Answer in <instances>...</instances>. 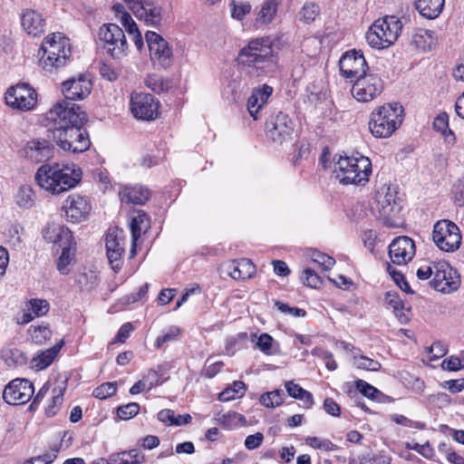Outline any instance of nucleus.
Wrapping results in <instances>:
<instances>
[{"instance_id":"58","label":"nucleus","mask_w":464,"mask_h":464,"mask_svg":"<svg viewBox=\"0 0 464 464\" xmlns=\"http://www.w3.org/2000/svg\"><path fill=\"white\" fill-rule=\"evenodd\" d=\"M312 260L322 266L325 270L331 269L335 264L334 258L319 251L313 253Z\"/></svg>"},{"instance_id":"52","label":"nucleus","mask_w":464,"mask_h":464,"mask_svg":"<svg viewBox=\"0 0 464 464\" xmlns=\"http://www.w3.org/2000/svg\"><path fill=\"white\" fill-rule=\"evenodd\" d=\"M231 16L237 20H242L251 11V5L248 2L232 1Z\"/></svg>"},{"instance_id":"29","label":"nucleus","mask_w":464,"mask_h":464,"mask_svg":"<svg viewBox=\"0 0 464 464\" xmlns=\"http://www.w3.org/2000/svg\"><path fill=\"white\" fill-rule=\"evenodd\" d=\"M21 24L24 31L34 37L41 35L44 31L45 22L42 14L32 9H27L22 14Z\"/></svg>"},{"instance_id":"63","label":"nucleus","mask_w":464,"mask_h":464,"mask_svg":"<svg viewBox=\"0 0 464 464\" xmlns=\"http://www.w3.org/2000/svg\"><path fill=\"white\" fill-rule=\"evenodd\" d=\"M453 195L455 202L459 206H464V176L462 179H459L453 188Z\"/></svg>"},{"instance_id":"20","label":"nucleus","mask_w":464,"mask_h":464,"mask_svg":"<svg viewBox=\"0 0 464 464\" xmlns=\"http://www.w3.org/2000/svg\"><path fill=\"white\" fill-rule=\"evenodd\" d=\"M34 393L33 383L26 379H14L4 389L3 399L11 405H21L28 402Z\"/></svg>"},{"instance_id":"1","label":"nucleus","mask_w":464,"mask_h":464,"mask_svg":"<svg viewBox=\"0 0 464 464\" xmlns=\"http://www.w3.org/2000/svg\"><path fill=\"white\" fill-rule=\"evenodd\" d=\"M124 5L116 4L112 9L115 17L121 24L129 36L132 38L138 50L143 46L141 34L126 7L140 21L146 24L158 26L162 18V9L156 3V0H123Z\"/></svg>"},{"instance_id":"18","label":"nucleus","mask_w":464,"mask_h":464,"mask_svg":"<svg viewBox=\"0 0 464 464\" xmlns=\"http://www.w3.org/2000/svg\"><path fill=\"white\" fill-rule=\"evenodd\" d=\"M266 132L274 143L281 145L292 139L294 122L286 113L279 111L266 122Z\"/></svg>"},{"instance_id":"39","label":"nucleus","mask_w":464,"mask_h":464,"mask_svg":"<svg viewBox=\"0 0 464 464\" xmlns=\"http://www.w3.org/2000/svg\"><path fill=\"white\" fill-rule=\"evenodd\" d=\"M255 339H256V347L266 355H274L279 352V344L270 334L264 333L257 336L256 334H253L251 341L254 342Z\"/></svg>"},{"instance_id":"60","label":"nucleus","mask_w":464,"mask_h":464,"mask_svg":"<svg viewBox=\"0 0 464 464\" xmlns=\"http://www.w3.org/2000/svg\"><path fill=\"white\" fill-rule=\"evenodd\" d=\"M407 448L415 450L416 452L422 455L426 459H430L434 453L432 447L428 442H426L425 444L414 443L412 446L408 444Z\"/></svg>"},{"instance_id":"32","label":"nucleus","mask_w":464,"mask_h":464,"mask_svg":"<svg viewBox=\"0 0 464 464\" xmlns=\"http://www.w3.org/2000/svg\"><path fill=\"white\" fill-rule=\"evenodd\" d=\"M63 345V341L62 340L60 343H57L47 350L41 351L39 353H37L32 358L30 362L31 367L33 369H35L36 371H42L46 369L49 365L52 364V362L57 357Z\"/></svg>"},{"instance_id":"22","label":"nucleus","mask_w":464,"mask_h":464,"mask_svg":"<svg viewBox=\"0 0 464 464\" xmlns=\"http://www.w3.org/2000/svg\"><path fill=\"white\" fill-rule=\"evenodd\" d=\"M92 82L89 74L80 73L63 82V93L65 100H83L92 92Z\"/></svg>"},{"instance_id":"45","label":"nucleus","mask_w":464,"mask_h":464,"mask_svg":"<svg viewBox=\"0 0 464 464\" xmlns=\"http://www.w3.org/2000/svg\"><path fill=\"white\" fill-rule=\"evenodd\" d=\"M28 333L36 344H43L52 336V331L47 326L31 325Z\"/></svg>"},{"instance_id":"55","label":"nucleus","mask_w":464,"mask_h":464,"mask_svg":"<svg viewBox=\"0 0 464 464\" xmlns=\"http://www.w3.org/2000/svg\"><path fill=\"white\" fill-rule=\"evenodd\" d=\"M441 369L450 372H457L464 369V359H460L456 355H451L442 361Z\"/></svg>"},{"instance_id":"38","label":"nucleus","mask_w":464,"mask_h":464,"mask_svg":"<svg viewBox=\"0 0 464 464\" xmlns=\"http://www.w3.org/2000/svg\"><path fill=\"white\" fill-rule=\"evenodd\" d=\"M216 420L227 430H232L239 425L246 426V420L245 416L236 411H219L215 416Z\"/></svg>"},{"instance_id":"46","label":"nucleus","mask_w":464,"mask_h":464,"mask_svg":"<svg viewBox=\"0 0 464 464\" xmlns=\"http://www.w3.org/2000/svg\"><path fill=\"white\" fill-rule=\"evenodd\" d=\"M356 389L365 397L380 401L381 397L383 396L382 392L379 391L377 388L373 387L372 385L369 384L363 380H357L355 382Z\"/></svg>"},{"instance_id":"57","label":"nucleus","mask_w":464,"mask_h":464,"mask_svg":"<svg viewBox=\"0 0 464 464\" xmlns=\"http://www.w3.org/2000/svg\"><path fill=\"white\" fill-rule=\"evenodd\" d=\"M390 419L395 423L405 427H411L418 430L425 429V424L423 422L410 420L409 418L401 414H392L391 415Z\"/></svg>"},{"instance_id":"41","label":"nucleus","mask_w":464,"mask_h":464,"mask_svg":"<svg viewBox=\"0 0 464 464\" xmlns=\"http://www.w3.org/2000/svg\"><path fill=\"white\" fill-rule=\"evenodd\" d=\"M433 128L437 131H440L447 141H455V135L453 131L449 128V115L446 112H440L438 114V116L434 119Z\"/></svg>"},{"instance_id":"48","label":"nucleus","mask_w":464,"mask_h":464,"mask_svg":"<svg viewBox=\"0 0 464 464\" xmlns=\"http://www.w3.org/2000/svg\"><path fill=\"white\" fill-rule=\"evenodd\" d=\"M145 85L156 92H165L169 88V82L160 75H150L145 80Z\"/></svg>"},{"instance_id":"24","label":"nucleus","mask_w":464,"mask_h":464,"mask_svg":"<svg viewBox=\"0 0 464 464\" xmlns=\"http://www.w3.org/2000/svg\"><path fill=\"white\" fill-rule=\"evenodd\" d=\"M63 208L70 221L79 223L90 213L91 205L84 197L74 194L64 200Z\"/></svg>"},{"instance_id":"15","label":"nucleus","mask_w":464,"mask_h":464,"mask_svg":"<svg viewBox=\"0 0 464 464\" xmlns=\"http://www.w3.org/2000/svg\"><path fill=\"white\" fill-rule=\"evenodd\" d=\"M432 287L442 293H450L459 285V276L448 262L434 263L433 277L430 282Z\"/></svg>"},{"instance_id":"47","label":"nucleus","mask_w":464,"mask_h":464,"mask_svg":"<svg viewBox=\"0 0 464 464\" xmlns=\"http://www.w3.org/2000/svg\"><path fill=\"white\" fill-rule=\"evenodd\" d=\"M283 392L281 390H274L261 395L260 402L267 408H275L280 406L284 402L282 397Z\"/></svg>"},{"instance_id":"61","label":"nucleus","mask_w":464,"mask_h":464,"mask_svg":"<svg viewBox=\"0 0 464 464\" xmlns=\"http://www.w3.org/2000/svg\"><path fill=\"white\" fill-rule=\"evenodd\" d=\"M263 440L264 435L261 432L248 435L245 440V447L249 450H256L262 444Z\"/></svg>"},{"instance_id":"53","label":"nucleus","mask_w":464,"mask_h":464,"mask_svg":"<svg viewBox=\"0 0 464 464\" xmlns=\"http://www.w3.org/2000/svg\"><path fill=\"white\" fill-rule=\"evenodd\" d=\"M319 14V7L315 4H305L299 12V18L301 21L309 24L316 18Z\"/></svg>"},{"instance_id":"11","label":"nucleus","mask_w":464,"mask_h":464,"mask_svg":"<svg viewBox=\"0 0 464 464\" xmlns=\"http://www.w3.org/2000/svg\"><path fill=\"white\" fill-rule=\"evenodd\" d=\"M432 239L440 250L454 252L460 246L461 235L455 223L442 219L434 225Z\"/></svg>"},{"instance_id":"43","label":"nucleus","mask_w":464,"mask_h":464,"mask_svg":"<svg viewBox=\"0 0 464 464\" xmlns=\"http://www.w3.org/2000/svg\"><path fill=\"white\" fill-rule=\"evenodd\" d=\"M277 11V1L276 0H266L260 11L257 14L256 22L262 24L270 23L275 17Z\"/></svg>"},{"instance_id":"3","label":"nucleus","mask_w":464,"mask_h":464,"mask_svg":"<svg viewBox=\"0 0 464 464\" xmlns=\"http://www.w3.org/2000/svg\"><path fill=\"white\" fill-rule=\"evenodd\" d=\"M237 62L252 68V73L256 76L266 73L275 63L271 40L267 37L252 39L239 51Z\"/></svg>"},{"instance_id":"34","label":"nucleus","mask_w":464,"mask_h":464,"mask_svg":"<svg viewBox=\"0 0 464 464\" xmlns=\"http://www.w3.org/2000/svg\"><path fill=\"white\" fill-rule=\"evenodd\" d=\"M144 462L145 456L138 449L115 452L110 455L111 464H142Z\"/></svg>"},{"instance_id":"26","label":"nucleus","mask_w":464,"mask_h":464,"mask_svg":"<svg viewBox=\"0 0 464 464\" xmlns=\"http://www.w3.org/2000/svg\"><path fill=\"white\" fill-rule=\"evenodd\" d=\"M272 92L273 88L266 84L253 90L247 101V111L255 121L258 119L259 111L266 104Z\"/></svg>"},{"instance_id":"51","label":"nucleus","mask_w":464,"mask_h":464,"mask_svg":"<svg viewBox=\"0 0 464 464\" xmlns=\"http://www.w3.org/2000/svg\"><path fill=\"white\" fill-rule=\"evenodd\" d=\"M26 304L28 311H31L35 317L44 315L49 311V304L46 300L32 299Z\"/></svg>"},{"instance_id":"33","label":"nucleus","mask_w":464,"mask_h":464,"mask_svg":"<svg viewBox=\"0 0 464 464\" xmlns=\"http://www.w3.org/2000/svg\"><path fill=\"white\" fill-rule=\"evenodd\" d=\"M437 44V36L430 30L420 28L411 36V44L423 52L430 51Z\"/></svg>"},{"instance_id":"16","label":"nucleus","mask_w":464,"mask_h":464,"mask_svg":"<svg viewBox=\"0 0 464 464\" xmlns=\"http://www.w3.org/2000/svg\"><path fill=\"white\" fill-rule=\"evenodd\" d=\"M6 104L14 109L30 111L37 102L35 91L27 83L10 87L5 92Z\"/></svg>"},{"instance_id":"40","label":"nucleus","mask_w":464,"mask_h":464,"mask_svg":"<svg viewBox=\"0 0 464 464\" xmlns=\"http://www.w3.org/2000/svg\"><path fill=\"white\" fill-rule=\"evenodd\" d=\"M66 390L65 382H58L52 389V399L45 409L47 416H54L63 401V394Z\"/></svg>"},{"instance_id":"8","label":"nucleus","mask_w":464,"mask_h":464,"mask_svg":"<svg viewBox=\"0 0 464 464\" xmlns=\"http://www.w3.org/2000/svg\"><path fill=\"white\" fill-rule=\"evenodd\" d=\"M84 123L70 125L68 128H55L53 130V140L60 149L72 153H82L89 150L91 140Z\"/></svg>"},{"instance_id":"13","label":"nucleus","mask_w":464,"mask_h":464,"mask_svg":"<svg viewBox=\"0 0 464 464\" xmlns=\"http://www.w3.org/2000/svg\"><path fill=\"white\" fill-rule=\"evenodd\" d=\"M351 92L361 102L372 101L382 92V79L374 73H368L355 79Z\"/></svg>"},{"instance_id":"35","label":"nucleus","mask_w":464,"mask_h":464,"mask_svg":"<svg viewBox=\"0 0 464 464\" xmlns=\"http://www.w3.org/2000/svg\"><path fill=\"white\" fill-rule=\"evenodd\" d=\"M416 9L428 19H435L444 7V0H416Z\"/></svg>"},{"instance_id":"14","label":"nucleus","mask_w":464,"mask_h":464,"mask_svg":"<svg viewBox=\"0 0 464 464\" xmlns=\"http://www.w3.org/2000/svg\"><path fill=\"white\" fill-rule=\"evenodd\" d=\"M105 246L111 267L118 272L122 266L125 253L123 230L117 227L109 229L105 237Z\"/></svg>"},{"instance_id":"7","label":"nucleus","mask_w":464,"mask_h":464,"mask_svg":"<svg viewBox=\"0 0 464 464\" xmlns=\"http://www.w3.org/2000/svg\"><path fill=\"white\" fill-rule=\"evenodd\" d=\"M41 50L43 51L40 58L42 66L47 71H52L63 66L70 58V40L62 33H53L45 37Z\"/></svg>"},{"instance_id":"62","label":"nucleus","mask_w":464,"mask_h":464,"mask_svg":"<svg viewBox=\"0 0 464 464\" xmlns=\"http://www.w3.org/2000/svg\"><path fill=\"white\" fill-rule=\"evenodd\" d=\"M442 387L451 393L460 392L464 389V378L445 381Z\"/></svg>"},{"instance_id":"17","label":"nucleus","mask_w":464,"mask_h":464,"mask_svg":"<svg viewBox=\"0 0 464 464\" xmlns=\"http://www.w3.org/2000/svg\"><path fill=\"white\" fill-rule=\"evenodd\" d=\"M341 74L350 82L366 73L368 65L360 51L352 50L343 53L339 61Z\"/></svg>"},{"instance_id":"4","label":"nucleus","mask_w":464,"mask_h":464,"mask_svg":"<svg viewBox=\"0 0 464 464\" xmlns=\"http://www.w3.org/2000/svg\"><path fill=\"white\" fill-rule=\"evenodd\" d=\"M403 121V108L399 103H387L374 109L368 122L372 135L377 139L391 137Z\"/></svg>"},{"instance_id":"54","label":"nucleus","mask_w":464,"mask_h":464,"mask_svg":"<svg viewBox=\"0 0 464 464\" xmlns=\"http://www.w3.org/2000/svg\"><path fill=\"white\" fill-rule=\"evenodd\" d=\"M140 405L136 402H130L128 404L119 406L117 408V415L121 420H128L138 414Z\"/></svg>"},{"instance_id":"59","label":"nucleus","mask_w":464,"mask_h":464,"mask_svg":"<svg viewBox=\"0 0 464 464\" xmlns=\"http://www.w3.org/2000/svg\"><path fill=\"white\" fill-rule=\"evenodd\" d=\"M385 302L393 308L395 313L400 312L403 308V304L396 292H387L385 295Z\"/></svg>"},{"instance_id":"50","label":"nucleus","mask_w":464,"mask_h":464,"mask_svg":"<svg viewBox=\"0 0 464 464\" xmlns=\"http://www.w3.org/2000/svg\"><path fill=\"white\" fill-rule=\"evenodd\" d=\"M180 334L181 330L178 326H170L166 333L158 336L154 343L155 348L160 349L163 344L177 340Z\"/></svg>"},{"instance_id":"28","label":"nucleus","mask_w":464,"mask_h":464,"mask_svg":"<svg viewBox=\"0 0 464 464\" xmlns=\"http://www.w3.org/2000/svg\"><path fill=\"white\" fill-rule=\"evenodd\" d=\"M150 227V221L148 215L139 210L132 217L130 221V232H131V248H130V257H133L136 255V243L140 237L146 233Z\"/></svg>"},{"instance_id":"30","label":"nucleus","mask_w":464,"mask_h":464,"mask_svg":"<svg viewBox=\"0 0 464 464\" xmlns=\"http://www.w3.org/2000/svg\"><path fill=\"white\" fill-rule=\"evenodd\" d=\"M119 197L121 202L142 205L149 199L150 191L140 185L125 186L119 191Z\"/></svg>"},{"instance_id":"10","label":"nucleus","mask_w":464,"mask_h":464,"mask_svg":"<svg viewBox=\"0 0 464 464\" xmlns=\"http://www.w3.org/2000/svg\"><path fill=\"white\" fill-rule=\"evenodd\" d=\"M99 39L103 49L113 58L127 54L128 44L123 30L115 24H103L99 30Z\"/></svg>"},{"instance_id":"27","label":"nucleus","mask_w":464,"mask_h":464,"mask_svg":"<svg viewBox=\"0 0 464 464\" xmlns=\"http://www.w3.org/2000/svg\"><path fill=\"white\" fill-rule=\"evenodd\" d=\"M227 273L235 280L251 278L256 273V266L247 258L233 260L225 265Z\"/></svg>"},{"instance_id":"19","label":"nucleus","mask_w":464,"mask_h":464,"mask_svg":"<svg viewBox=\"0 0 464 464\" xmlns=\"http://www.w3.org/2000/svg\"><path fill=\"white\" fill-rule=\"evenodd\" d=\"M152 62L160 67L168 68L172 63V49L169 43L155 32L148 31L145 34Z\"/></svg>"},{"instance_id":"25","label":"nucleus","mask_w":464,"mask_h":464,"mask_svg":"<svg viewBox=\"0 0 464 464\" xmlns=\"http://www.w3.org/2000/svg\"><path fill=\"white\" fill-rule=\"evenodd\" d=\"M25 157L35 163L44 162L53 157V146L45 140H29L24 146Z\"/></svg>"},{"instance_id":"44","label":"nucleus","mask_w":464,"mask_h":464,"mask_svg":"<svg viewBox=\"0 0 464 464\" xmlns=\"http://www.w3.org/2000/svg\"><path fill=\"white\" fill-rule=\"evenodd\" d=\"M353 364L357 369L371 372H378L382 367V364L378 361L361 355L358 353H354L353 355Z\"/></svg>"},{"instance_id":"6","label":"nucleus","mask_w":464,"mask_h":464,"mask_svg":"<svg viewBox=\"0 0 464 464\" xmlns=\"http://www.w3.org/2000/svg\"><path fill=\"white\" fill-rule=\"evenodd\" d=\"M401 30L402 24L397 16L386 15L374 21L366 32L365 38L372 48L386 49L394 44Z\"/></svg>"},{"instance_id":"2","label":"nucleus","mask_w":464,"mask_h":464,"mask_svg":"<svg viewBox=\"0 0 464 464\" xmlns=\"http://www.w3.org/2000/svg\"><path fill=\"white\" fill-rule=\"evenodd\" d=\"M82 177V169L74 163H44L36 171L37 185L53 195L75 188Z\"/></svg>"},{"instance_id":"5","label":"nucleus","mask_w":464,"mask_h":464,"mask_svg":"<svg viewBox=\"0 0 464 464\" xmlns=\"http://www.w3.org/2000/svg\"><path fill=\"white\" fill-rule=\"evenodd\" d=\"M334 173L343 185L363 184L372 174V162L364 156H340L334 165Z\"/></svg>"},{"instance_id":"49","label":"nucleus","mask_w":464,"mask_h":464,"mask_svg":"<svg viewBox=\"0 0 464 464\" xmlns=\"http://www.w3.org/2000/svg\"><path fill=\"white\" fill-rule=\"evenodd\" d=\"M117 392V382H104L100 386L96 387L92 395L99 400H105L113 396Z\"/></svg>"},{"instance_id":"21","label":"nucleus","mask_w":464,"mask_h":464,"mask_svg":"<svg viewBox=\"0 0 464 464\" xmlns=\"http://www.w3.org/2000/svg\"><path fill=\"white\" fill-rule=\"evenodd\" d=\"M376 202L381 217L389 226H392L391 220L401 209L395 188L386 185L381 187L376 194Z\"/></svg>"},{"instance_id":"64","label":"nucleus","mask_w":464,"mask_h":464,"mask_svg":"<svg viewBox=\"0 0 464 464\" xmlns=\"http://www.w3.org/2000/svg\"><path fill=\"white\" fill-rule=\"evenodd\" d=\"M134 330L130 323H126L121 326L116 335V340L120 343H124L130 336V333Z\"/></svg>"},{"instance_id":"9","label":"nucleus","mask_w":464,"mask_h":464,"mask_svg":"<svg viewBox=\"0 0 464 464\" xmlns=\"http://www.w3.org/2000/svg\"><path fill=\"white\" fill-rule=\"evenodd\" d=\"M47 124H53L55 128H68L70 125L84 123L87 121V115L82 111L79 106L71 103L66 100L59 101L46 112Z\"/></svg>"},{"instance_id":"42","label":"nucleus","mask_w":464,"mask_h":464,"mask_svg":"<svg viewBox=\"0 0 464 464\" xmlns=\"http://www.w3.org/2000/svg\"><path fill=\"white\" fill-rule=\"evenodd\" d=\"M16 203L19 207L30 208L34 206L35 200V194L30 185H22L15 196Z\"/></svg>"},{"instance_id":"12","label":"nucleus","mask_w":464,"mask_h":464,"mask_svg":"<svg viewBox=\"0 0 464 464\" xmlns=\"http://www.w3.org/2000/svg\"><path fill=\"white\" fill-rule=\"evenodd\" d=\"M130 109L136 119L151 121L160 115V102L152 94L134 92L130 96Z\"/></svg>"},{"instance_id":"56","label":"nucleus","mask_w":464,"mask_h":464,"mask_svg":"<svg viewBox=\"0 0 464 464\" xmlns=\"http://www.w3.org/2000/svg\"><path fill=\"white\" fill-rule=\"evenodd\" d=\"M302 280L305 285L311 288H319L322 285L321 277L310 268L304 270Z\"/></svg>"},{"instance_id":"37","label":"nucleus","mask_w":464,"mask_h":464,"mask_svg":"<svg viewBox=\"0 0 464 464\" xmlns=\"http://www.w3.org/2000/svg\"><path fill=\"white\" fill-rule=\"evenodd\" d=\"M62 253L58 259L57 269L63 275H67L70 272L69 266L74 261L75 256V243L73 239L70 244H63L62 246Z\"/></svg>"},{"instance_id":"36","label":"nucleus","mask_w":464,"mask_h":464,"mask_svg":"<svg viewBox=\"0 0 464 464\" xmlns=\"http://www.w3.org/2000/svg\"><path fill=\"white\" fill-rule=\"evenodd\" d=\"M285 387L290 397L296 400H300L303 402L304 408H312V406L314 405V398L311 392L303 389L301 386H299L293 381L285 382Z\"/></svg>"},{"instance_id":"31","label":"nucleus","mask_w":464,"mask_h":464,"mask_svg":"<svg viewBox=\"0 0 464 464\" xmlns=\"http://www.w3.org/2000/svg\"><path fill=\"white\" fill-rule=\"evenodd\" d=\"M43 237L47 242L57 244L59 246L70 244L73 239L72 232L67 227L56 224H49L43 230Z\"/></svg>"},{"instance_id":"23","label":"nucleus","mask_w":464,"mask_h":464,"mask_svg":"<svg viewBox=\"0 0 464 464\" xmlns=\"http://www.w3.org/2000/svg\"><path fill=\"white\" fill-rule=\"evenodd\" d=\"M415 255V244L408 237H398L392 240L389 246V256L395 265H405Z\"/></svg>"}]
</instances>
